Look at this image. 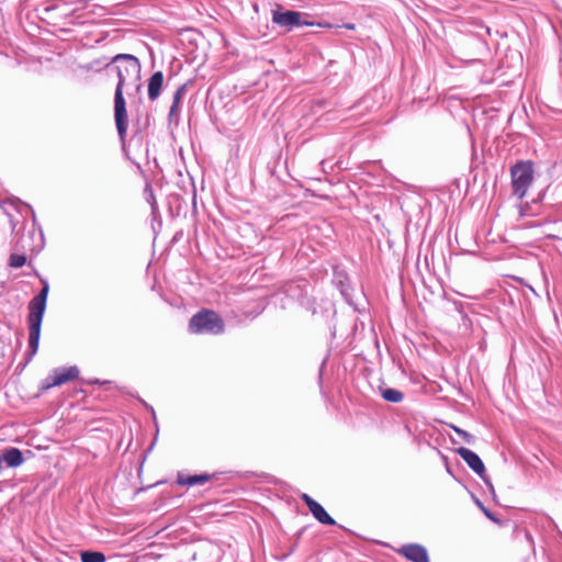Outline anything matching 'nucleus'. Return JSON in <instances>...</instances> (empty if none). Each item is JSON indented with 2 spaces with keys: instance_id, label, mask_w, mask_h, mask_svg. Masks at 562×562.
<instances>
[{
  "instance_id": "nucleus-8",
  "label": "nucleus",
  "mask_w": 562,
  "mask_h": 562,
  "mask_svg": "<svg viewBox=\"0 0 562 562\" xmlns=\"http://www.w3.org/2000/svg\"><path fill=\"white\" fill-rule=\"evenodd\" d=\"M398 553L412 562H429L426 548L417 543L403 546Z\"/></svg>"
},
{
  "instance_id": "nucleus-19",
  "label": "nucleus",
  "mask_w": 562,
  "mask_h": 562,
  "mask_svg": "<svg viewBox=\"0 0 562 562\" xmlns=\"http://www.w3.org/2000/svg\"><path fill=\"white\" fill-rule=\"evenodd\" d=\"M477 504L482 507V509L484 510L485 515L490 518H492L491 514L482 506V504L480 502H477Z\"/></svg>"
},
{
  "instance_id": "nucleus-6",
  "label": "nucleus",
  "mask_w": 562,
  "mask_h": 562,
  "mask_svg": "<svg viewBox=\"0 0 562 562\" xmlns=\"http://www.w3.org/2000/svg\"><path fill=\"white\" fill-rule=\"evenodd\" d=\"M272 22L282 27L292 29L301 25V13L296 11H279L272 13Z\"/></svg>"
},
{
  "instance_id": "nucleus-14",
  "label": "nucleus",
  "mask_w": 562,
  "mask_h": 562,
  "mask_svg": "<svg viewBox=\"0 0 562 562\" xmlns=\"http://www.w3.org/2000/svg\"><path fill=\"white\" fill-rule=\"evenodd\" d=\"M382 397L391 403H400L404 398V394L396 389H385L382 391Z\"/></svg>"
},
{
  "instance_id": "nucleus-15",
  "label": "nucleus",
  "mask_w": 562,
  "mask_h": 562,
  "mask_svg": "<svg viewBox=\"0 0 562 562\" xmlns=\"http://www.w3.org/2000/svg\"><path fill=\"white\" fill-rule=\"evenodd\" d=\"M82 562H104L105 555L98 551H83L81 552Z\"/></svg>"
},
{
  "instance_id": "nucleus-12",
  "label": "nucleus",
  "mask_w": 562,
  "mask_h": 562,
  "mask_svg": "<svg viewBox=\"0 0 562 562\" xmlns=\"http://www.w3.org/2000/svg\"><path fill=\"white\" fill-rule=\"evenodd\" d=\"M310 512L313 514L315 519H317L323 525L334 526L336 524V521L327 514L324 507L318 503H316L310 509Z\"/></svg>"
},
{
  "instance_id": "nucleus-4",
  "label": "nucleus",
  "mask_w": 562,
  "mask_h": 562,
  "mask_svg": "<svg viewBox=\"0 0 562 562\" xmlns=\"http://www.w3.org/2000/svg\"><path fill=\"white\" fill-rule=\"evenodd\" d=\"M514 194L522 199L533 181V166L529 160L519 161L510 169Z\"/></svg>"
},
{
  "instance_id": "nucleus-11",
  "label": "nucleus",
  "mask_w": 562,
  "mask_h": 562,
  "mask_svg": "<svg viewBox=\"0 0 562 562\" xmlns=\"http://www.w3.org/2000/svg\"><path fill=\"white\" fill-rule=\"evenodd\" d=\"M209 480H210V475H207V474H198V475L179 474L177 477V483L182 486H184V485L193 486V485H202V484L206 483Z\"/></svg>"
},
{
  "instance_id": "nucleus-20",
  "label": "nucleus",
  "mask_w": 562,
  "mask_h": 562,
  "mask_svg": "<svg viewBox=\"0 0 562 562\" xmlns=\"http://www.w3.org/2000/svg\"><path fill=\"white\" fill-rule=\"evenodd\" d=\"M346 29L348 30H353L355 29V25L353 24H345L344 25Z\"/></svg>"
},
{
  "instance_id": "nucleus-10",
  "label": "nucleus",
  "mask_w": 562,
  "mask_h": 562,
  "mask_svg": "<svg viewBox=\"0 0 562 562\" xmlns=\"http://www.w3.org/2000/svg\"><path fill=\"white\" fill-rule=\"evenodd\" d=\"M2 462L4 461L8 467L16 468L24 462L23 454L18 448H10L3 452Z\"/></svg>"
},
{
  "instance_id": "nucleus-16",
  "label": "nucleus",
  "mask_w": 562,
  "mask_h": 562,
  "mask_svg": "<svg viewBox=\"0 0 562 562\" xmlns=\"http://www.w3.org/2000/svg\"><path fill=\"white\" fill-rule=\"evenodd\" d=\"M26 257L22 254H12L10 257V266L13 268H21L25 265Z\"/></svg>"
},
{
  "instance_id": "nucleus-3",
  "label": "nucleus",
  "mask_w": 562,
  "mask_h": 562,
  "mask_svg": "<svg viewBox=\"0 0 562 562\" xmlns=\"http://www.w3.org/2000/svg\"><path fill=\"white\" fill-rule=\"evenodd\" d=\"M224 321L217 313L211 310L200 311L189 322V330L192 334L220 335L224 333Z\"/></svg>"
},
{
  "instance_id": "nucleus-13",
  "label": "nucleus",
  "mask_w": 562,
  "mask_h": 562,
  "mask_svg": "<svg viewBox=\"0 0 562 562\" xmlns=\"http://www.w3.org/2000/svg\"><path fill=\"white\" fill-rule=\"evenodd\" d=\"M186 92V85L180 86L173 94L172 104L169 111V116H178L180 112V104Z\"/></svg>"
},
{
  "instance_id": "nucleus-5",
  "label": "nucleus",
  "mask_w": 562,
  "mask_h": 562,
  "mask_svg": "<svg viewBox=\"0 0 562 562\" xmlns=\"http://www.w3.org/2000/svg\"><path fill=\"white\" fill-rule=\"evenodd\" d=\"M79 375V369L76 366L68 368L55 369L44 381L43 390H49L54 386L63 385L69 381L77 379Z\"/></svg>"
},
{
  "instance_id": "nucleus-7",
  "label": "nucleus",
  "mask_w": 562,
  "mask_h": 562,
  "mask_svg": "<svg viewBox=\"0 0 562 562\" xmlns=\"http://www.w3.org/2000/svg\"><path fill=\"white\" fill-rule=\"evenodd\" d=\"M458 454L477 475L484 479L485 467L481 458L472 450L461 447L457 450Z\"/></svg>"
},
{
  "instance_id": "nucleus-21",
  "label": "nucleus",
  "mask_w": 562,
  "mask_h": 562,
  "mask_svg": "<svg viewBox=\"0 0 562 562\" xmlns=\"http://www.w3.org/2000/svg\"><path fill=\"white\" fill-rule=\"evenodd\" d=\"M485 482L488 484L490 488L493 490V485L485 480Z\"/></svg>"
},
{
  "instance_id": "nucleus-2",
  "label": "nucleus",
  "mask_w": 562,
  "mask_h": 562,
  "mask_svg": "<svg viewBox=\"0 0 562 562\" xmlns=\"http://www.w3.org/2000/svg\"><path fill=\"white\" fill-rule=\"evenodd\" d=\"M48 291L49 285L44 281L41 292L29 303V350L31 357H33L38 350L41 326L46 310Z\"/></svg>"
},
{
  "instance_id": "nucleus-17",
  "label": "nucleus",
  "mask_w": 562,
  "mask_h": 562,
  "mask_svg": "<svg viewBox=\"0 0 562 562\" xmlns=\"http://www.w3.org/2000/svg\"><path fill=\"white\" fill-rule=\"evenodd\" d=\"M452 428H453V430H454L458 435H460V436H461V437H462L467 442H469V443H470V442H472V440H473V436H472L471 434H469V432H467L465 430H463V429H461V428H459V427H456V426H453Z\"/></svg>"
},
{
  "instance_id": "nucleus-18",
  "label": "nucleus",
  "mask_w": 562,
  "mask_h": 562,
  "mask_svg": "<svg viewBox=\"0 0 562 562\" xmlns=\"http://www.w3.org/2000/svg\"><path fill=\"white\" fill-rule=\"evenodd\" d=\"M302 501L306 504V506L308 507V509H311L317 502L314 501L310 495L307 494H302L301 496Z\"/></svg>"
},
{
  "instance_id": "nucleus-9",
  "label": "nucleus",
  "mask_w": 562,
  "mask_h": 562,
  "mask_svg": "<svg viewBox=\"0 0 562 562\" xmlns=\"http://www.w3.org/2000/svg\"><path fill=\"white\" fill-rule=\"evenodd\" d=\"M164 83V75L161 71H156L151 75L148 81V98L154 101L160 95V90Z\"/></svg>"
},
{
  "instance_id": "nucleus-1",
  "label": "nucleus",
  "mask_w": 562,
  "mask_h": 562,
  "mask_svg": "<svg viewBox=\"0 0 562 562\" xmlns=\"http://www.w3.org/2000/svg\"><path fill=\"white\" fill-rule=\"evenodd\" d=\"M112 64V68L116 71L119 78L114 94V120L120 138L123 140L128 126L123 88L127 85L128 80H135L136 89H140V83L138 82L140 64L135 56L130 54H119L114 56Z\"/></svg>"
}]
</instances>
